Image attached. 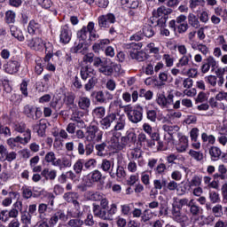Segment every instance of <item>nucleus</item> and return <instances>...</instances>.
Wrapping results in <instances>:
<instances>
[{
  "instance_id": "nucleus-1",
  "label": "nucleus",
  "mask_w": 227,
  "mask_h": 227,
  "mask_svg": "<svg viewBox=\"0 0 227 227\" xmlns=\"http://www.w3.org/2000/svg\"><path fill=\"white\" fill-rule=\"evenodd\" d=\"M93 214L96 217L103 221H113L115 214L118 212V205L113 203L107 208H100L98 205H93Z\"/></svg>"
},
{
  "instance_id": "nucleus-2",
  "label": "nucleus",
  "mask_w": 227,
  "mask_h": 227,
  "mask_svg": "<svg viewBox=\"0 0 227 227\" xmlns=\"http://www.w3.org/2000/svg\"><path fill=\"white\" fill-rule=\"evenodd\" d=\"M143 47V43H131L124 44V49H127L129 52L131 59H137V61H145L146 59V53L139 51Z\"/></svg>"
},
{
  "instance_id": "nucleus-3",
  "label": "nucleus",
  "mask_w": 227,
  "mask_h": 227,
  "mask_svg": "<svg viewBox=\"0 0 227 227\" xmlns=\"http://www.w3.org/2000/svg\"><path fill=\"white\" fill-rule=\"evenodd\" d=\"M104 180H106V176L100 170L94 169L84 177L83 182L86 187H94L97 184H102Z\"/></svg>"
},
{
  "instance_id": "nucleus-4",
  "label": "nucleus",
  "mask_w": 227,
  "mask_h": 227,
  "mask_svg": "<svg viewBox=\"0 0 227 227\" xmlns=\"http://www.w3.org/2000/svg\"><path fill=\"white\" fill-rule=\"evenodd\" d=\"M104 132L98 129L97 125H90L86 129V139L87 141H93L94 143H100Z\"/></svg>"
},
{
  "instance_id": "nucleus-5",
  "label": "nucleus",
  "mask_w": 227,
  "mask_h": 227,
  "mask_svg": "<svg viewBox=\"0 0 227 227\" xmlns=\"http://www.w3.org/2000/svg\"><path fill=\"white\" fill-rule=\"evenodd\" d=\"M46 196L50 199V203H41L38 206V214L39 218L42 219L43 215H45V213L48 212L51 214L54 210V194L51 192H46Z\"/></svg>"
},
{
  "instance_id": "nucleus-6",
  "label": "nucleus",
  "mask_w": 227,
  "mask_h": 227,
  "mask_svg": "<svg viewBox=\"0 0 227 227\" xmlns=\"http://www.w3.org/2000/svg\"><path fill=\"white\" fill-rule=\"evenodd\" d=\"M17 160V153L15 151H8V146L0 145V162H13Z\"/></svg>"
},
{
  "instance_id": "nucleus-7",
  "label": "nucleus",
  "mask_w": 227,
  "mask_h": 227,
  "mask_svg": "<svg viewBox=\"0 0 227 227\" xmlns=\"http://www.w3.org/2000/svg\"><path fill=\"white\" fill-rule=\"evenodd\" d=\"M171 214H172L173 221H175L176 223H178L182 226H184L185 223L189 222V216L182 213V209H180V207H176V205L175 204H173L172 206Z\"/></svg>"
},
{
  "instance_id": "nucleus-8",
  "label": "nucleus",
  "mask_w": 227,
  "mask_h": 227,
  "mask_svg": "<svg viewBox=\"0 0 227 227\" xmlns=\"http://www.w3.org/2000/svg\"><path fill=\"white\" fill-rule=\"evenodd\" d=\"M23 113L27 118H30V120H40V117L43 114L42 109L39 107H35L30 105H27L23 108Z\"/></svg>"
},
{
  "instance_id": "nucleus-9",
  "label": "nucleus",
  "mask_w": 227,
  "mask_h": 227,
  "mask_svg": "<svg viewBox=\"0 0 227 227\" xmlns=\"http://www.w3.org/2000/svg\"><path fill=\"white\" fill-rule=\"evenodd\" d=\"M116 68L120 69V65L106 61L101 65L98 68V72L106 77H111V75L114 74V70H116Z\"/></svg>"
},
{
  "instance_id": "nucleus-10",
  "label": "nucleus",
  "mask_w": 227,
  "mask_h": 227,
  "mask_svg": "<svg viewBox=\"0 0 227 227\" xmlns=\"http://www.w3.org/2000/svg\"><path fill=\"white\" fill-rule=\"evenodd\" d=\"M178 142L176 144V150L178 153H184L189 148V139L182 133H177Z\"/></svg>"
},
{
  "instance_id": "nucleus-11",
  "label": "nucleus",
  "mask_w": 227,
  "mask_h": 227,
  "mask_svg": "<svg viewBox=\"0 0 227 227\" xmlns=\"http://www.w3.org/2000/svg\"><path fill=\"white\" fill-rule=\"evenodd\" d=\"M4 72L9 75H15L20 68V62L17 60H9L3 66Z\"/></svg>"
},
{
  "instance_id": "nucleus-12",
  "label": "nucleus",
  "mask_w": 227,
  "mask_h": 227,
  "mask_svg": "<svg viewBox=\"0 0 227 227\" xmlns=\"http://www.w3.org/2000/svg\"><path fill=\"white\" fill-rule=\"evenodd\" d=\"M15 132H19L20 134H23L21 136L22 139H27V142L31 141V129L27 128V125L24 122H20L14 127Z\"/></svg>"
},
{
  "instance_id": "nucleus-13",
  "label": "nucleus",
  "mask_w": 227,
  "mask_h": 227,
  "mask_svg": "<svg viewBox=\"0 0 227 227\" xmlns=\"http://www.w3.org/2000/svg\"><path fill=\"white\" fill-rule=\"evenodd\" d=\"M98 26L100 27H109V24L116 22V16L114 13H107L98 18Z\"/></svg>"
},
{
  "instance_id": "nucleus-14",
  "label": "nucleus",
  "mask_w": 227,
  "mask_h": 227,
  "mask_svg": "<svg viewBox=\"0 0 227 227\" xmlns=\"http://www.w3.org/2000/svg\"><path fill=\"white\" fill-rule=\"evenodd\" d=\"M70 40H72V30L68 25L62 26L59 34L60 43L67 45V43H70Z\"/></svg>"
},
{
  "instance_id": "nucleus-15",
  "label": "nucleus",
  "mask_w": 227,
  "mask_h": 227,
  "mask_svg": "<svg viewBox=\"0 0 227 227\" xmlns=\"http://www.w3.org/2000/svg\"><path fill=\"white\" fill-rule=\"evenodd\" d=\"M79 198V194L75 192H68L64 193L63 199L67 203H73L74 208H76L77 212L81 210V205L79 204V201H77Z\"/></svg>"
},
{
  "instance_id": "nucleus-16",
  "label": "nucleus",
  "mask_w": 227,
  "mask_h": 227,
  "mask_svg": "<svg viewBox=\"0 0 227 227\" xmlns=\"http://www.w3.org/2000/svg\"><path fill=\"white\" fill-rule=\"evenodd\" d=\"M114 121H116V114L110 113L107 114L106 116L104 117L99 123L103 130H109V129H111V125H113Z\"/></svg>"
},
{
  "instance_id": "nucleus-17",
  "label": "nucleus",
  "mask_w": 227,
  "mask_h": 227,
  "mask_svg": "<svg viewBox=\"0 0 227 227\" xmlns=\"http://www.w3.org/2000/svg\"><path fill=\"white\" fill-rule=\"evenodd\" d=\"M99 168L104 171V173H108L109 176L114 178V172H113V169H114V161L103 159Z\"/></svg>"
},
{
  "instance_id": "nucleus-18",
  "label": "nucleus",
  "mask_w": 227,
  "mask_h": 227,
  "mask_svg": "<svg viewBox=\"0 0 227 227\" xmlns=\"http://www.w3.org/2000/svg\"><path fill=\"white\" fill-rule=\"evenodd\" d=\"M80 75L82 81H87L91 77H95L97 75V71L91 66H82L80 70Z\"/></svg>"
},
{
  "instance_id": "nucleus-19",
  "label": "nucleus",
  "mask_w": 227,
  "mask_h": 227,
  "mask_svg": "<svg viewBox=\"0 0 227 227\" xmlns=\"http://www.w3.org/2000/svg\"><path fill=\"white\" fill-rule=\"evenodd\" d=\"M27 42V46L32 49V51H43V45H45L43 39L40 37H34L32 39H28Z\"/></svg>"
},
{
  "instance_id": "nucleus-20",
  "label": "nucleus",
  "mask_w": 227,
  "mask_h": 227,
  "mask_svg": "<svg viewBox=\"0 0 227 227\" xmlns=\"http://www.w3.org/2000/svg\"><path fill=\"white\" fill-rule=\"evenodd\" d=\"M173 13V10L171 8H167L166 6H160L157 10L153 12V20L155 19L160 18H168V15Z\"/></svg>"
},
{
  "instance_id": "nucleus-21",
  "label": "nucleus",
  "mask_w": 227,
  "mask_h": 227,
  "mask_svg": "<svg viewBox=\"0 0 227 227\" xmlns=\"http://www.w3.org/2000/svg\"><path fill=\"white\" fill-rule=\"evenodd\" d=\"M55 168H59L60 170L65 169V168L72 167V159L64 156L62 158H56L55 161H53V165Z\"/></svg>"
},
{
  "instance_id": "nucleus-22",
  "label": "nucleus",
  "mask_w": 227,
  "mask_h": 227,
  "mask_svg": "<svg viewBox=\"0 0 227 227\" xmlns=\"http://www.w3.org/2000/svg\"><path fill=\"white\" fill-rule=\"evenodd\" d=\"M27 138H22L20 136H17L16 137H10L6 140V143L12 150L17 148V145H22L26 146L29 142H27Z\"/></svg>"
},
{
  "instance_id": "nucleus-23",
  "label": "nucleus",
  "mask_w": 227,
  "mask_h": 227,
  "mask_svg": "<svg viewBox=\"0 0 227 227\" xmlns=\"http://www.w3.org/2000/svg\"><path fill=\"white\" fill-rule=\"evenodd\" d=\"M32 129L40 137H43L45 136V130H47V122L45 120L41 119L32 126Z\"/></svg>"
},
{
  "instance_id": "nucleus-24",
  "label": "nucleus",
  "mask_w": 227,
  "mask_h": 227,
  "mask_svg": "<svg viewBox=\"0 0 227 227\" xmlns=\"http://www.w3.org/2000/svg\"><path fill=\"white\" fill-rule=\"evenodd\" d=\"M23 204L22 201L18 200L13 205L12 207L8 211L10 219H17L19 217V211L22 214Z\"/></svg>"
},
{
  "instance_id": "nucleus-25",
  "label": "nucleus",
  "mask_w": 227,
  "mask_h": 227,
  "mask_svg": "<svg viewBox=\"0 0 227 227\" xmlns=\"http://www.w3.org/2000/svg\"><path fill=\"white\" fill-rule=\"evenodd\" d=\"M27 33L29 35H42V25L35 20H31L27 26Z\"/></svg>"
},
{
  "instance_id": "nucleus-26",
  "label": "nucleus",
  "mask_w": 227,
  "mask_h": 227,
  "mask_svg": "<svg viewBox=\"0 0 227 227\" xmlns=\"http://www.w3.org/2000/svg\"><path fill=\"white\" fill-rule=\"evenodd\" d=\"M121 8L126 12L136 10L139 8V0H121Z\"/></svg>"
},
{
  "instance_id": "nucleus-27",
  "label": "nucleus",
  "mask_w": 227,
  "mask_h": 227,
  "mask_svg": "<svg viewBox=\"0 0 227 227\" xmlns=\"http://www.w3.org/2000/svg\"><path fill=\"white\" fill-rule=\"evenodd\" d=\"M131 123H139L143 121V107L138 106L137 109H134L133 113L128 117Z\"/></svg>"
},
{
  "instance_id": "nucleus-28",
  "label": "nucleus",
  "mask_w": 227,
  "mask_h": 227,
  "mask_svg": "<svg viewBox=\"0 0 227 227\" xmlns=\"http://www.w3.org/2000/svg\"><path fill=\"white\" fill-rule=\"evenodd\" d=\"M189 210L190 214L192 217H200L201 214H203V208L201 207L198 206L196 202H194L193 199L190 200V205H189Z\"/></svg>"
},
{
  "instance_id": "nucleus-29",
  "label": "nucleus",
  "mask_w": 227,
  "mask_h": 227,
  "mask_svg": "<svg viewBox=\"0 0 227 227\" xmlns=\"http://www.w3.org/2000/svg\"><path fill=\"white\" fill-rule=\"evenodd\" d=\"M77 104L79 109L82 111H88L90 109V106H91V100L86 96H81L78 98Z\"/></svg>"
},
{
  "instance_id": "nucleus-30",
  "label": "nucleus",
  "mask_w": 227,
  "mask_h": 227,
  "mask_svg": "<svg viewBox=\"0 0 227 227\" xmlns=\"http://www.w3.org/2000/svg\"><path fill=\"white\" fill-rule=\"evenodd\" d=\"M65 221L67 219V215L63 213V211L56 212L52 216H51L49 220L50 227H54L55 224H58V221Z\"/></svg>"
},
{
  "instance_id": "nucleus-31",
  "label": "nucleus",
  "mask_w": 227,
  "mask_h": 227,
  "mask_svg": "<svg viewBox=\"0 0 227 227\" xmlns=\"http://www.w3.org/2000/svg\"><path fill=\"white\" fill-rule=\"evenodd\" d=\"M208 153L210 155V159L213 162H215L221 159V155H223V151H221V148L217 146H211L208 149Z\"/></svg>"
},
{
  "instance_id": "nucleus-32",
  "label": "nucleus",
  "mask_w": 227,
  "mask_h": 227,
  "mask_svg": "<svg viewBox=\"0 0 227 227\" xmlns=\"http://www.w3.org/2000/svg\"><path fill=\"white\" fill-rule=\"evenodd\" d=\"M10 31H11L12 36L16 38V40H18L19 42H24L25 40L24 34H22V30L19 28L17 26L12 25L10 27Z\"/></svg>"
},
{
  "instance_id": "nucleus-33",
  "label": "nucleus",
  "mask_w": 227,
  "mask_h": 227,
  "mask_svg": "<svg viewBox=\"0 0 227 227\" xmlns=\"http://www.w3.org/2000/svg\"><path fill=\"white\" fill-rule=\"evenodd\" d=\"M125 125H127V122L123 114L120 115L119 118L116 117L114 131L118 132L119 130H123L125 129Z\"/></svg>"
},
{
  "instance_id": "nucleus-34",
  "label": "nucleus",
  "mask_w": 227,
  "mask_h": 227,
  "mask_svg": "<svg viewBox=\"0 0 227 227\" xmlns=\"http://www.w3.org/2000/svg\"><path fill=\"white\" fill-rule=\"evenodd\" d=\"M41 176L45 178V180H56V176H58V171L56 169H49L44 168L41 172Z\"/></svg>"
},
{
  "instance_id": "nucleus-35",
  "label": "nucleus",
  "mask_w": 227,
  "mask_h": 227,
  "mask_svg": "<svg viewBox=\"0 0 227 227\" xmlns=\"http://www.w3.org/2000/svg\"><path fill=\"white\" fill-rule=\"evenodd\" d=\"M19 196V192L11 191L9 196L2 200V207H8L13 203V200Z\"/></svg>"
},
{
  "instance_id": "nucleus-36",
  "label": "nucleus",
  "mask_w": 227,
  "mask_h": 227,
  "mask_svg": "<svg viewBox=\"0 0 227 227\" xmlns=\"http://www.w3.org/2000/svg\"><path fill=\"white\" fill-rule=\"evenodd\" d=\"M109 43H111L109 39H102L93 44L92 50L94 52H100V51H104V49H106V45H109Z\"/></svg>"
},
{
  "instance_id": "nucleus-37",
  "label": "nucleus",
  "mask_w": 227,
  "mask_h": 227,
  "mask_svg": "<svg viewBox=\"0 0 227 227\" xmlns=\"http://www.w3.org/2000/svg\"><path fill=\"white\" fill-rule=\"evenodd\" d=\"M162 130L167 132L170 136V138L173 139V134H176L180 130V127L178 125L165 124L162 126Z\"/></svg>"
},
{
  "instance_id": "nucleus-38",
  "label": "nucleus",
  "mask_w": 227,
  "mask_h": 227,
  "mask_svg": "<svg viewBox=\"0 0 227 227\" xmlns=\"http://www.w3.org/2000/svg\"><path fill=\"white\" fill-rule=\"evenodd\" d=\"M187 19L188 24L192 26V27H194V29H200L201 24L200 23V20L194 13H189Z\"/></svg>"
},
{
  "instance_id": "nucleus-39",
  "label": "nucleus",
  "mask_w": 227,
  "mask_h": 227,
  "mask_svg": "<svg viewBox=\"0 0 227 227\" xmlns=\"http://www.w3.org/2000/svg\"><path fill=\"white\" fill-rule=\"evenodd\" d=\"M192 59V54L188 53L187 55H183V58L178 60L176 64V68H182L184 67H187L189 62Z\"/></svg>"
},
{
  "instance_id": "nucleus-40",
  "label": "nucleus",
  "mask_w": 227,
  "mask_h": 227,
  "mask_svg": "<svg viewBox=\"0 0 227 227\" xmlns=\"http://www.w3.org/2000/svg\"><path fill=\"white\" fill-rule=\"evenodd\" d=\"M97 168V160L90 158L89 160H83V171L95 169Z\"/></svg>"
},
{
  "instance_id": "nucleus-41",
  "label": "nucleus",
  "mask_w": 227,
  "mask_h": 227,
  "mask_svg": "<svg viewBox=\"0 0 227 227\" xmlns=\"http://www.w3.org/2000/svg\"><path fill=\"white\" fill-rule=\"evenodd\" d=\"M154 173L159 176H164V175L168 173V166H166V163H159L156 168H154Z\"/></svg>"
},
{
  "instance_id": "nucleus-42",
  "label": "nucleus",
  "mask_w": 227,
  "mask_h": 227,
  "mask_svg": "<svg viewBox=\"0 0 227 227\" xmlns=\"http://www.w3.org/2000/svg\"><path fill=\"white\" fill-rule=\"evenodd\" d=\"M153 219V213L150 209H145L142 212L141 215V222L142 223H148L149 221H152Z\"/></svg>"
},
{
  "instance_id": "nucleus-43",
  "label": "nucleus",
  "mask_w": 227,
  "mask_h": 227,
  "mask_svg": "<svg viewBox=\"0 0 227 227\" xmlns=\"http://www.w3.org/2000/svg\"><path fill=\"white\" fill-rule=\"evenodd\" d=\"M74 171L76 175H81L84 171V159H80L74 163Z\"/></svg>"
},
{
  "instance_id": "nucleus-44",
  "label": "nucleus",
  "mask_w": 227,
  "mask_h": 227,
  "mask_svg": "<svg viewBox=\"0 0 227 227\" xmlns=\"http://www.w3.org/2000/svg\"><path fill=\"white\" fill-rule=\"evenodd\" d=\"M201 139L203 143H208V145H215V137L214 135H208L207 132L201 134Z\"/></svg>"
},
{
  "instance_id": "nucleus-45",
  "label": "nucleus",
  "mask_w": 227,
  "mask_h": 227,
  "mask_svg": "<svg viewBox=\"0 0 227 227\" xmlns=\"http://www.w3.org/2000/svg\"><path fill=\"white\" fill-rule=\"evenodd\" d=\"M143 34H144V36H146L147 38H152V36L155 35V31L153 30V27H152V25L145 24L143 27Z\"/></svg>"
},
{
  "instance_id": "nucleus-46",
  "label": "nucleus",
  "mask_w": 227,
  "mask_h": 227,
  "mask_svg": "<svg viewBox=\"0 0 227 227\" xmlns=\"http://www.w3.org/2000/svg\"><path fill=\"white\" fill-rule=\"evenodd\" d=\"M98 82V79H97V75L90 77L88 82L84 85L85 91H90V90H93Z\"/></svg>"
},
{
  "instance_id": "nucleus-47",
  "label": "nucleus",
  "mask_w": 227,
  "mask_h": 227,
  "mask_svg": "<svg viewBox=\"0 0 227 227\" xmlns=\"http://www.w3.org/2000/svg\"><path fill=\"white\" fill-rule=\"evenodd\" d=\"M156 102L161 109L168 108V99H166V96L164 94H160L158 98H156Z\"/></svg>"
},
{
  "instance_id": "nucleus-48",
  "label": "nucleus",
  "mask_w": 227,
  "mask_h": 227,
  "mask_svg": "<svg viewBox=\"0 0 227 227\" xmlns=\"http://www.w3.org/2000/svg\"><path fill=\"white\" fill-rule=\"evenodd\" d=\"M209 201L212 203H221V196L219 195V192L215 191H209Z\"/></svg>"
},
{
  "instance_id": "nucleus-49",
  "label": "nucleus",
  "mask_w": 227,
  "mask_h": 227,
  "mask_svg": "<svg viewBox=\"0 0 227 227\" xmlns=\"http://www.w3.org/2000/svg\"><path fill=\"white\" fill-rule=\"evenodd\" d=\"M56 160V153L52 151L48 152L44 156V161L47 164H51V166L54 164V161Z\"/></svg>"
},
{
  "instance_id": "nucleus-50",
  "label": "nucleus",
  "mask_w": 227,
  "mask_h": 227,
  "mask_svg": "<svg viewBox=\"0 0 227 227\" xmlns=\"http://www.w3.org/2000/svg\"><path fill=\"white\" fill-rule=\"evenodd\" d=\"M32 219H33V216L27 214V212L26 211L21 212L20 221L22 224H32Z\"/></svg>"
},
{
  "instance_id": "nucleus-51",
  "label": "nucleus",
  "mask_w": 227,
  "mask_h": 227,
  "mask_svg": "<svg viewBox=\"0 0 227 227\" xmlns=\"http://www.w3.org/2000/svg\"><path fill=\"white\" fill-rule=\"evenodd\" d=\"M96 118H104L106 116V108L104 106L96 107L92 112Z\"/></svg>"
},
{
  "instance_id": "nucleus-52",
  "label": "nucleus",
  "mask_w": 227,
  "mask_h": 227,
  "mask_svg": "<svg viewBox=\"0 0 227 227\" xmlns=\"http://www.w3.org/2000/svg\"><path fill=\"white\" fill-rule=\"evenodd\" d=\"M15 12L13 11H7L5 12V21L7 24H15Z\"/></svg>"
},
{
  "instance_id": "nucleus-53",
  "label": "nucleus",
  "mask_w": 227,
  "mask_h": 227,
  "mask_svg": "<svg viewBox=\"0 0 227 227\" xmlns=\"http://www.w3.org/2000/svg\"><path fill=\"white\" fill-rule=\"evenodd\" d=\"M22 197L25 200H29L31 196H33V192L31 191V188L27 185H23L21 188Z\"/></svg>"
},
{
  "instance_id": "nucleus-54",
  "label": "nucleus",
  "mask_w": 227,
  "mask_h": 227,
  "mask_svg": "<svg viewBox=\"0 0 227 227\" xmlns=\"http://www.w3.org/2000/svg\"><path fill=\"white\" fill-rule=\"evenodd\" d=\"M114 178H125L127 176V172H125V168L122 166H117L116 173L114 172Z\"/></svg>"
},
{
  "instance_id": "nucleus-55",
  "label": "nucleus",
  "mask_w": 227,
  "mask_h": 227,
  "mask_svg": "<svg viewBox=\"0 0 227 227\" xmlns=\"http://www.w3.org/2000/svg\"><path fill=\"white\" fill-rule=\"evenodd\" d=\"M82 224H84V221H82L81 218L70 219L67 222V226L69 227H79L82 226Z\"/></svg>"
},
{
  "instance_id": "nucleus-56",
  "label": "nucleus",
  "mask_w": 227,
  "mask_h": 227,
  "mask_svg": "<svg viewBox=\"0 0 227 227\" xmlns=\"http://www.w3.org/2000/svg\"><path fill=\"white\" fill-rule=\"evenodd\" d=\"M146 118L149 121L155 123L157 121V111L155 110H146Z\"/></svg>"
},
{
  "instance_id": "nucleus-57",
  "label": "nucleus",
  "mask_w": 227,
  "mask_h": 227,
  "mask_svg": "<svg viewBox=\"0 0 227 227\" xmlns=\"http://www.w3.org/2000/svg\"><path fill=\"white\" fill-rule=\"evenodd\" d=\"M205 82L207 84H210L213 88H215L217 86V76L215 75H208L204 78Z\"/></svg>"
},
{
  "instance_id": "nucleus-58",
  "label": "nucleus",
  "mask_w": 227,
  "mask_h": 227,
  "mask_svg": "<svg viewBox=\"0 0 227 227\" xmlns=\"http://www.w3.org/2000/svg\"><path fill=\"white\" fill-rule=\"evenodd\" d=\"M64 102L67 106H74L75 103V94L72 92L68 93L67 96H65Z\"/></svg>"
},
{
  "instance_id": "nucleus-59",
  "label": "nucleus",
  "mask_w": 227,
  "mask_h": 227,
  "mask_svg": "<svg viewBox=\"0 0 227 227\" xmlns=\"http://www.w3.org/2000/svg\"><path fill=\"white\" fill-rule=\"evenodd\" d=\"M88 33L86 27H82V29L77 32V38L82 40V42H85V40H88Z\"/></svg>"
},
{
  "instance_id": "nucleus-60",
  "label": "nucleus",
  "mask_w": 227,
  "mask_h": 227,
  "mask_svg": "<svg viewBox=\"0 0 227 227\" xmlns=\"http://www.w3.org/2000/svg\"><path fill=\"white\" fill-rule=\"evenodd\" d=\"M212 212L215 217H222L223 215V206L221 204H217L212 207Z\"/></svg>"
},
{
  "instance_id": "nucleus-61",
  "label": "nucleus",
  "mask_w": 227,
  "mask_h": 227,
  "mask_svg": "<svg viewBox=\"0 0 227 227\" xmlns=\"http://www.w3.org/2000/svg\"><path fill=\"white\" fill-rule=\"evenodd\" d=\"M202 178L200 176H194L190 181V187H200Z\"/></svg>"
},
{
  "instance_id": "nucleus-62",
  "label": "nucleus",
  "mask_w": 227,
  "mask_h": 227,
  "mask_svg": "<svg viewBox=\"0 0 227 227\" xmlns=\"http://www.w3.org/2000/svg\"><path fill=\"white\" fill-rule=\"evenodd\" d=\"M132 205L133 204H123L121 205V212L122 215H129L132 210Z\"/></svg>"
},
{
  "instance_id": "nucleus-63",
  "label": "nucleus",
  "mask_w": 227,
  "mask_h": 227,
  "mask_svg": "<svg viewBox=\"0 0 227 227\" xmlns=\"http://www.w3.org/2000/svg\"><path fill=\"white\" fill-rule=\"evenodd\" d=\"M159 81H160L163 84L168 82L169 79V72L168 71H161L158 75Z\"/></svg>"
},
{
  "instance_id": "nucleus-64",
  "label": "nucleus",
  "mask_w": 227,
  "mask_h": 227,
  "mask_svg": "<svg viewBox=\"0 0 227 227\" xmlns=\"http://www.w3.org/2000/svg\"><path fill=\"white\" fill-rule=\"evenodd\" d=\"M189 154L191 155V157L195 159V160H198V161L203 160V153H201V152H197V151L191 150L189 152Z\"/></svg>"
}]
</instances>
